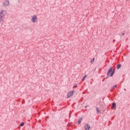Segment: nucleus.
Instances as JSON below:
<instances>
[{
  "label": "nucleus",
  "mask_w": 130,
  "mask_h": 130,
  "mask_svg": "<svg viewBox=\"0 0 130 130\" xmlns=\"http://www.w3.org/2000/svg\"><path fill=\"white\" fill-rule=\"evenodd\" d=\"M6 15H7V11L6 10H0V22L3 21V19Z\"/></svg>",
  "instance_id": "f257e3e1"
},
{
  "label": "nucleus",
  "mask_w": 130,
  "mask_h": 130,
  "mask_svg": "<svg viewBox=\"0 0 130 130\" xmlns=\"http://www.w3.org/2000/svg\"><path fill=\"white\" fill-rule=\"evenodd\" d=\"M31 20L32 23H36V22H37V16L36 15H34L31 16Z\"/></svg>",
  "instance_id": "f03ea898"
},
{
  "label": "nucleus",
  "mask_w": 130,
  "mask_h": 130,
  "mask_svg": "<svg viewBox=\"0 0 130 130\" xmlns=\"http://www.w3.org/2000/svg\"><path fill=\"white\" fill-rule=\"evenodd\" d=\"M3 5L4 7H8L10 5V1L6 0L3 2Z\"/></svg>",
  "instance_id": "7ed1b4c3"
},
{
  "label": "nucleus",
  "mask_w": 130,
  "mask_h": 130,
  "mask_svg": "<svg viewBox=\"0 0 130 130\" xmlns=\"http://www.w3.org/2000/svg\"><path fill=\"white\" fill-rule=\"evenodd\" d=\"M74 91L73 90L72 91H70L69 92H68L67 96H68V98H70V97H72V96H73V95H74Z\"/></svg>",
  "instance_id": "20e7f679"
},
{
  "label": "nucleus",
  "mask_w": 130,
  "mask_h": 130,
  "mask_svg": "<svg viewBox=\"0 0 130 130\" xmlns=\"http://www.w3.org/2000/svg\"><path fill=\"white\" fill-rule=\"evenodd\" d=\"M90 127V126L88 124H86L85 126V130H89Z\"/></svg>",
  "instance_id": "39448f33"
},
{
  "label": "nucleus",
  "mask_w": 130,
  "mask_h": 130,
  "mask_svg": "<svg viewBox=\"0 0 130 130\" xmlns=\"http://www.w3.org/2000/svg\"><path fill=\"white\" fill-rule=\"evenodd\" d=\"M112 108L114 109V110L116 109V104H115V103H114L112 104Z\"/></svg>",
  "instance_id": "423d86ee"
},
{
  "label": "nucleus",
  "mask_w": 130,
  "mask_h": 130,
  "mask_svg": "<svg viewBox=\"0 0 130 130\" xmlns=\"http://www.w3.org/2000/svg\"><path fill=\"white\" fill-rule=\"evenodd\" d=\"M112 72V68H111L108 72V75L109 76L110 75V73Z\"/></svg>",
  "instance_id": "0eeeda50"
},
{
  "label": "nucleus",
  "mask_w": 130,
  "mask_h": 130,
  "mask_svg": "<svg viewBox=\"0 0 130 130\" xmlns=\"http://www.w3.org/2000/svg\"><path fill=\"white\" fill-rule=\"evenodd\" d=\"M83 120V118H81L78 120V124H80V123H81V122H82V120Z\"/></svg>",
  "instance_id": "6e6552de"
},
{
  "label": "nucleus",
  "mask_w": 130,
  "mask_h": 130,
  "mask_svg": "<svg viewBox=\"0 0 130 130\" xmlns=\"http://www.w3.org/2000/svg\"><path fill=\"white\" fill-rule=\"evenodd\" d=\"M114 72H115V69H114L113 72H112V73L110 75L111 77H112V76H113V75H114Z\"/></svg>",
  "instance_id": "1a4fd4ad"
},
{
  "label": "nucleus",
  "mask_w": 130,
  "mask_h": 130,
  "mask_svg": "<svg viewBox=\"0 0 130 130\" xmlns=\"http://www.w3.org/2000/svg\"><path fill=\"white\" fill-rule=\"evenodd\" d=\"M96 112L98 114L101 113L100 111L99 110V109H98V108H96Z\"/></svg>",
  "instance_id": "9d476101"
},
{
  "label": "nucleus",
  "mask_w": 130,
  "mask_h": 130,
  "mask_svg": "<svg viewBox=\"0 0 130 130\" xmlns=\"http://www.w3.org/2000/svg\"><path fill=\"white\" fill-rule=\"evenodd\" d=\"M95 60V58H93L92 59L90 60L91 63H93V61Z\"/></svg>",
  "instance_id": "9b49d317"
},
{
  "label": "nucleus",
  "mask_w": 130,
  "mask_h": 130,
  "mask_svg": "<svg viewBox=\"0 0 130 130\" xmlns=\"http://www.w3.org/2000/svg\"><path fill=\"white\" fill-rule=\"evenodd\" d=\"M121 68V64H119L117 66V69H120Z\"/></svg>",
  "instance_id": "f8f14e48"
},
{
  "label": "nucleus",
  "mask_w": 130,
  "mask_h": 130,
  "mask_svg": "<svg viewBox=\"0 0 130 130\" xmlns=\"http://www.w3.org/2000/svg\"><path fill=\"white\" fill-rule=\"evenodd\" d=\"M86 78H87V75H85V76H84V77H83V79H82V81H84V80H85V79H86Z\"/></svg>",
  "instance_id": "ddd939ff"
},
{
  "label": "nucleus",
  "mask_w": 130,
  "mask_h": 130,
  "mask_svg": "<svg viewBox=\"0 0 130 130\" xmlns=\"http://www.w3.org/2000/svg\"><path fill=\"white\" fill-rule=\"evenodd\" d=\"M20 126H24V122H22L20 124Z\"/></svg>",
  "instance_id": "4468645a"
},
{
  "label": "nucleus",
  "mask_w": 130,
  "mask_h": 130,
  "mask_svg": "<svg viewBox=\"0 0 130 130\" xmlns=\"http://www.w3.org/2000/svg\"><path fill=\"white\" fill-rule=\"evenodd\" d=\"M76 87H77V85H75L73 86L74 88H76Z\"/></svg>",
  "instance_id": "2eb2a0df"
},
{
  "label": "nucleus",
  "mask_w": 130,
  "mask_h": 130,
  "mask_svg": "<svg viewBox=\"0 0 130 130\" xmlns=\"http://www.w3.org/2000/svg\"><path fill=\"white\" fill-rule=\"evenodd\" d=\"M114 87H116V85H115Z\"/></svg>",
  "instance_id": "dca6fc26"
}]
</instances>
